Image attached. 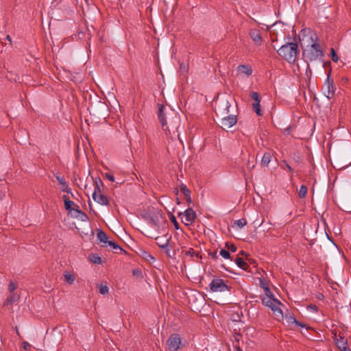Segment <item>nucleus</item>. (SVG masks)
I'll list each match as a JSON object with an SVG mask.
<instances>
[{"label":"nucleus","mask_w":351,"mask_h":351,"mask_svg":"<svg viewBox=\"0 0 351 351\" xmlns=\"http://www.w3.org/2000/svg\"><path fill=\"white\" fill-rule=\"evenodd\" d=\"M300 50L297 43H287L277 51L278 54L289 63H294Z\"/></svg>","instance_id":"nucleus-1"},{"label":"nucleus","mask_w":351,"mask_h":351,"mask_svg":"<svg viewBox=\"0 0 351 351\" xmlns=\"http://www.w3.org/2000/svg\"><path fill=\"white\" fill-rule=\"evenodd\" d=\"M262 304L271 308L273 313L278 317L282 318L283 313L278 305H282V303L275 298H271L269 296H261Z\"/></svg>","instance_id":"nucleus-2"},{"label":"nucleus","mask_w":351,"mask_h":351,"mask_svg":"<svg viewBox=\"0 0 351 351\" xmlns=\"http://www.w3.org/2000/svg\"><path fill=\"white\" fill-rule=\"evenodd\" d=\"M303 53L309 61H315L324 56V52L321 45L316 43L311 44Z\"/></svg>","instance_id":"nucleus-3"},{"label":"nucleus","mask_w":351,"mask_h":351,"mask_svg":"<svg viewBox=\"0 0 351 351\" xmlns=\"http://www.w3.org/2000/svg\"><path fill=\"white\" fill-rule=\"evenodd\" d=\"M102 181L100 178L95 179L94 181L95 190L93 193V199L98 204L107 206L109 204V200L107 196L101 193V189L99 184H102Z\"/></svg>","instance_id":"nucleus-4"},{"label":"nucleus","mask_w":351,"mask_h":351,"mask_svg":"<svg viewBox=\"0 0 351 351\" xmlns=\"http://www.w3.org/2000/svg\"><path fill=\"white\" fill-rule=\"evenodd\" d=\"M210 289L213 292H224L230 291V287L226 285L223 279L215 278L209 285Z\"/></svg>","instance_id":"nucleus-5"},{"label":"nucleus","mask_w":351,"mask_h":351,"mask_svg":"<svg viewBox=\"0 0 351 351\" xmlns=\"http://www.w3.org/2000/svg\"><path fill=\"white\" fill-rule=\"evenodd\" d=\"M182 215H183L182 221L187 226L191 225L196 218V213L191 208H189L184 213H180L178 214L179 217Z\"/></svg>","instance_id":"nucleus-6"},{"label":"nucleus","mask_w":351,"mask_h":351,"mask_svg":"<svg viewBox=\"0 0 351 351\" xmlns=\"http://www.w3.org/2000/svg\"><path fill=\"white\" fill-rule=\"evenodd\" d=\"M323 88L324 94L328 99L332 98L335 95V88L334 86L333 80L330 78V73L327 75Z\"/></svg>","instance_id":"nucleus-7"},{"label":"nucleus","mask_w":351,"mask_h":351,"mask_svg":"<svg viewBox=\"0 0 351 351\" xmlns=\"http://www.w3.org/2000/svg\"><path fill=\"white\" fill-rule=\"evenodd\" d=\"M155 240L159 247L164 249L165 253L170 256L169 252L171 247L169 245V238L167 237V234H165L162 237H156Z\"/></svg>","instance_id":"nucleus-8"},{"label":"nucleus","mask_w":351,"mask_h":351,"mask_svg":"<svg viewBox=\"0 0 351 351\" xmlns=\"http://www.w3.org/2000/svg\"><path fill=\"white\" fill-rule=\"evenodd\" d=\"M167 344L169 350L176 351L180 348L181 338L178 334H173L169 338Z\"/></svg>","instance_id":"nucleus-9"},{"label":"nucleus","mask_w":351,"mask_h":351,"mask_svg":"<svg viewBox=\"0 0 351 351\" xmlns=\"http://www.w3.org/2000/svg\"><path fill=\"white\" fill-rule=\"evenodd\" d=\"M237 116L233 114H229L221 119V128L225 129H229L237 123Z\"/></svg>","instance_id":"nucleus-10"},{"label":"nucleus","mask_w":351,"mask_h":351,"mask_svg":"<svg viewBox=\"0 0 351 351\" xmlns=\"http://www.w3.org/2000/svg\"><path fill=\"white\" fill-rule=\"evenodd\" d=\"M335 342L336 346L340 349L341 351H351L350 348L348 345V341L343 337L339 335L338 337L335 335Z\"/></svg>","instance_id":"nucleus-11"},{"label":"nucleus","mask_w":351,"mask_h":351,"mask_svg":"<svg viewBox=\"0 0 351 351\" xmlns=\"http://www.w3.org/2000/svg\"><path fill=\"white\" fill-rule=\"evenodd\" d=\"M250 36L256 45H261L263 40L260 30L256 29H251L250 32Z\"/></svg>","instance_id":"nucleus-12"},{"label":"nucleus","mask_w":351,"mask_h":351,"mask_svg":"<svg viewBox=\"0 0 351 351\" xmlns=\"http://www.w3.org/2000/svg\"><path fill=\"white\" fill-rule=\"evenodd\" d=\"M73 212L77 213V215H72L73 218L77 219L78 220L84 222L88 221V215L84 212L79 209L78 205H75V207L73 208Z\"/></svg>","instance_id":"nucleus-13"},{"label":"nucleus","mask_w":351,"mask_h":351,"mask_svg":"<svg viewBox=\"0 0 351 351\" xmlns=\"http://www.w3.org/2000/svg\"><path fill=\"white\" fill-rule=\"evenodd\" d=\"M158 117L160 123H161L164 130L167 131V128H165L167 125L166 118L164 113V106L162 104L158 105Z\"/></svg>","instance_id":"nucleus-14"},{"label":"nucleus","mask_w":351,"mask_h":351,"mask_svg":"<svg viewBox=\"0 0 351 351\" xmlns=\"http://www.w3.org/2000/svg\"><path fill=\"white\" fill-rule=\"evenodd\" d=\"M56 178L58 180V182H59V184L62 185V191L66 192L67 193H72L71 189L69 188V184L64 180V177H62L59 175H56ZM71 195H72V196H73V194H71Z\"/></svg>","instance_id":"nucleus-15"},{"label":"nucleus","mask_w":351,"mask_h":351,"mask_svg":"<svg viewBox=\"0 0 351 351\" xmlns=\"http://www.w3.org/2000/svg\"><path fill=\"white\" fill-rule=\"evenodd\" d=\"M62 199L64 202V207L66 210H69L70 213L73 212V208L75 207V204L69 199V196L64 195L62 196Z\"/></svg>","instance_id":"nucleus-16"},{"label":"nucleus","mask_w":351,"mask_h":351,"mask_svg":"<svg viewBox=\"0 0 351 351\" xmlns=\"http://www.w3.org/2000/svg\"><path fill=\"white\" fill-rule=\"evenodd\" d=\"M237 71L240 73L245 74L247 76H250L252 73V69H251V67L244 64L238 66Z\"/></svg>","instance_id":"nucleus-17"},{"label":"nucleus","mask_w":351,"mask_h":351,"mask_svg":"<svg viewBox=\"0 0 351 351\" xmlns=\"http://www.w3.org/2000/svg\"><path fill=\"white\" fill-rule=\"evenodd\" d=\"M64 281L67 282L69 285H72L75 280V276L74 274H71L68 271H65L63 273Z\"/></svg>","instance_id":"nucleus-18"},{"label":"nucleus","mask_w":351,"mask_h":351,"mask_svg":"<svg viewBox=\"0 0 351 351\" xmlns=\"http://www.w3.org/2000/svg\"><path fill=\"white\" fill-rule=\"evenodd\" d=\"M271 159V154L270 152H265L261 159V165L263 167H267Z\"/></svg>","instance_id":"nucleus-19"},{"label":"nucleus","mask_w":351,"mask_h":351,"mask_svg":"<svg viewBox=\"0 0 351 351\" xmlns=\"http://www.w3.org/2000/svg\"><path fill=\"white\" fill-rule=\"evenodd\" d=\"M234 263H236V265L238 267H239L241 269H242L243 270H247L249 267L247 263L246 262H245V261L240 257H237L234 259Z\"/></svg>","instance_id":"nucleus-20"},{"label":"nucleus","mask_w":351,"mask_h":351,"mask_svg":"<svg viewBox=\"0 0 351 351\" xmlns=\"http://www.w3.org/2000/svg\"><path fill=\"white\" fill-rule=\"evenodd\" d=\"M149 223L152 226L158 227L159 216L158 215H152L148 218Z\"/></svg>","instance_id":"nucleus-21"},{"label":"nucleus","mask_w":351,"mask_h":351,"mask_svg":"<svg viewBox=\"0 0 351 351\" xmlns=\"http://www.w3.org/2000/svg\"><path fill=\"white\" fill-rule=\"evenodd\" d=\"M97 237L98 240H99L101 243H108V242L109 241L108 240V237H107L106 234L104 231H102V230H99L98 231V232H97Z\"/></svg>","instance_id":"nucleus-22"},{"label":"nucleus","mask_w":351,"mask_h":351,"mask_svg":"<svg viewBox=\"0 0 351 351\" xmlns=\"http://www.w3.org/2000/svg\"><path fill=\"white\" fill-rule=\"evenodd\" d=\"M185 255L189 256L193 258H197L198 259L202 258L201 254L199 252H195L193 248H189L187 251H186Z\"/></svg>","instance_id":"nucleus-23"},{"label":"nucleus","mask_w":351,"mask_h":351,"mask_svg":"<svg viewBox=\"0 0 351 351\" xmlns=\"http://www.w3.org/2000/svg\"><path fill=\"white\" fill-rule=\"evenodd\" d=\"M90 261L95 264H101V258L97 254H91L89 256Z\"/></svg>","instance_id":"nucleus-24"},{"label":"nucleus","mask_w":351,"mask_h":351,"mask_svg":"<svg viewBox=\"0 0 351 351\" xmlns=\"http://www.w3.org/2000/svg\"><path fill=\"white\" fill-rule=\"evenodd\" d=\"M260 103L261 102H254L252 104L253 110L256 113V114L258 115V116H261L262 115V112H261V110Z\"/></svg>","instance_id":"nucleus-25"},{"label":"nucleus","mask_w":351,"mask_h":351,"mask_svg":"<svg viewBox=\"0 0 351 351\" xmlns=\"http://www.w3.org/2000/svg\"><path fill=\"white\" fill-rule=\"evenodd\" d=\"M247 224V220L245 219H240L234 221V225L241 228Z\"/></svg>","instance_id":"nucleus-26"},{"label":"nucleus","mask_w":351,"mask_h":351,"mask_svg":"<svg viewBox=\"0 0 351 351\" xmlns=\"http://www.w3.org/2000/svg\"><path fill=\"white\" fill-rule=\"evenodd\" d=\"M250 97L254 101V102H261V97L257 92L252 91L250 94Z\"/></svg>","instance_id":"nucleus-27"},{"label":"nucleus","mask_w":351,"mask_h":351,"mask_svg":"<svg viewBox=\"0 0 351 351\" xmlns=\"http://www.w3.org/2000/svg\"><path fill=\"white\" fill-rule=\"evenodd\" d=\"M99 291L101 295H105L108 293L109 289L106 285H99L98 286Z\"/></svg>","instance_id":"nucleus-28"},{"label":"nucleus","mask_w":351,"mask_h":351,"mask_svg":"<svg viewBox=\"0 0 351 351\" xmlns=\"http://www.w3.org/2000/svg\"><path fill=\"white\" fill-rule=\"evenodd\" d=\"M307 193V187L305 185H302L298 191V195L301 198H304Z\"/></svg>","instance_id":"nucleus-29"},{"label":"nucleus","mask_w":351,"mask_h":351,"mask_svg":"<svg viewBox=\"0 0 351 351\" xmlns=\"http://www.w3.org/2000/svg\"><path fill=\"white\" fill-rule=\"evenodd\" d=\"M18 298L19 297L17 295H16L15 294L11 295L7 298L6 301L5 302L4 304L6 305L8 304L14 303V302H16Z\"/></svg>","instance_id":"nucleus-30"},{"label":"nucleus","mask_w":351,"mask_h":351,"mask_svg":"<svg viewBox=\"0 0 351 351\" xmlns=\"http://www.w3.org/2000/svg\"><path fill=\"white\" fill-rule=\"evenodd\" d=\"M108 245L111 246L114 250H119L121 252H125L124 250L121 247H120L117 243H115L114 241H109L108 242Z\"/></svg>","instance_id":"nucleus-31"},{"label":"nucleus","mask_w":351,"mask_h":351,"mask_svg":"<svg viewBox=\"0 0 351 351\" xmlns=\"http://www.w3.org/2000/svg\"><path fill=\"white\" fill-rule=\"evenodd\" d=\"M219 254L224 258L226 259H230L231 258V256H230V252L228 251V250H226L224 249H221L219 252Z\"/></svg>","instance_id":"nucleus-32"},{"label":"nucleus","mask_w":351,"mask_h":351,"mask_svg":"<svg viewBox=\"0 0 351 351\" xmlns=\"http://www.w3.org/2000/svg\"><path fill=\"white\" fill-rule=\"evenodd\" d=\"M142 255L143 257L148 261H155V258L147 252L143 251Z\"/></svg>","instance_id":"nucleus-33"},{"label":"nucleus","mask_w":351,"mask_h":351,"mask_svg":"<svg viewBox=\"0 0 351 351\" xmlns=\"http://www.w3.org/2000/svg\"><path fill=\"white\" fill-rule=\"evenodd\" d=\"M169 219L173 224L176 230H178L180 228V225H179L178 222L177 221L176 217L173 214L170 215Z\"/></svg>","instance_id":"nucleus-34"},{"label":"nucleus","mask_w":351,"mask_h":351,"mask_svg":"<svg viewBox=\"0 0 351 351\" xmlns=\"http://www.w3.org/2000/svg\"><path fill=\"white\" fill-rule=\"evenodd\" d=\"M180 191L184 194V196H188L189 194H191L190 190L184 184H182L180 185Z\"/></svg>","instance_id":"nucleus-35"},{"label":"nucleus","mask_w":351,"mask_h":351,"mask_svg":"<svg viewBox=\"0 0 351 351\" xmlns=\"http://www.w3.org/2000/svg\"><path fill=\"white\" fill-rule=\"evenodd\" d=\"M330 56H331V59L332 60L333 62H337L338 60H339V57L337 55L335 49L333 48H331L330 49Z\"/></svg>","instance_id":"nucleus-36"},{"label":"nucleus","mask_w":351,"mask_h":351,"mask_svg":"<svg viewBox=\"0 0 351 351\" xmlns=\"http://www.w3.org/2000/svg\"><path fill=\"white\" fill-rule=\"evenodd\" d=\"M290 319L292 323H295L296 325L300 326L302 328H306V324H302V323L299 322L298 321H297L295 317H291Z\"/></svg>","instance_id":"nucleus-37"},{"label":"nucleus","mask_w":351,"mask_h":351,"mask_svg":"<svg viewBox=\"0 0 351 351\" xmlns=\"http://www.w3.org/2000/svg\"><path fill=\"white\" fill-rule=\"evenodd\" d=\"M307 309L313 311L315 313H317L318 310H319L318 307L315 304H310L309 305H308Z\"/></svg>","instance_id":"nucleus-38"},{"label":"nucleus","mask_w":351,"mask_h":351,"mask_svg":"<svg viewBox=\"0 0 351 351\" xmlns=\"http://www.w3.org/2000/svg\"><path fill=\"white\" fill-rule=\"evenodd\" d=\"M265 294L263 296H269L271 298H274V294L271 293V291H270L268 286H265Z\"/></svg>","instance_id":"nucleus-39"},{"label":"nucleus","mask_w":351,"mask_h":351,"mask_svg":"<svg viewBox=\"0 0 351 351\" xmlns=\"http://www.w3.org/2000/svg\"><path fill=\"white\" fill-rule=\"evenodd\" d=\"M16 288V285L13 282H10L8 285V290L10 293H12Z\"/></svg>","instance_id":"nucleus-40"},{"label":"nucleus","mask_w":351,"mask_h":351,"mask_svg":"<svg viewBox=\"0 0 351 351\" xmlns=\"http://www.w3.org/2000/svg\"><path fill=\"white\" fill-rule=\"evenodd\" d=\"M226 247H228V250L232 252H235L237 251V247L232 244L230 245H228V243H226Z\"/></svg>","instance_id":"nucleus-41"},{"label":"nucleus","mask_w":351,"mask_h":351,"mask_svg":"<svg viewBox=\"0 0 351 351\" xmlns=\"http://www.w3.org/2000/svg\"><path fill=\"white\" fill-rule=\"evenodd\" d=\"M208 255L214 260H216L218 258V255H217V250H215L213 252H210L208 253Z\"/></svg>","instance_id":"nucleus-42"},{"label":"nucleus","mask_w":351,"mask_h":351,"mask_svg":"<svg viewBox=\"0 0 351 351\" xmlns=\"http://www.w3.org/2000/svg\"><path fill=\"white\" fill-rule=\"evenodd\" d=\"M105 176H106V178L108 180H109L110 181H111V182H114V176H113L112 173H106L105 174Z\"/></svg>","instance_id":"nucleus-43"},{"label":"nucleus","mask_w":351,"mask_h":351,"mask_svg":"<svg viewBox=\"0 0 351 351\" xmlns=\"http://www.w3.org/2000/svg\"><path fill=\"white\" fill-rule=\"evenodd\" d=\"M230 106L231 105H230V104L229 103V101L228 100L225 101V102H224V107H225L224 110L227 111L226 112L227 114L229 113V112H230L229 111V108H230Z\"/></svg>","instance_id":"nucleus-44"},{"label":"nucleus","mask_w":351,"mask_h":351,"mask_svg":"<svg viewBox=\"0 0 351 351\" xmlns=\"http://www.w3.org/2000/svg\"><path fill=\"white\" fill-rule=\"evenodd\" d=\"M180 69L181 72L186 73L187 71L188 67L185 64H181L180 66Z\"/></svg>","instance_id":"nucleus-45"},{"label":"nucleus","mask_w":351,"mask_h":351,"mask_svg":"<svg viewBox=\"0 0 351 351\" xmlns=\"http://www.w3.org/2000/svg\"><path fill=\"white\" fill-rule=\"evenodd\" d=\"M22 347L23 349L27 350L29 349V348L31 347V345L28 342L24 341L22 343Z\"/></svg>","instance_id":"nucleus-46"},{"label":"nucleus","mask_w":351,"mask_h":351,"mask_svg":"<svg viewBox=\"0 0 351 351\" xmlns=\"http://www.w3.org/2000/svg\"><path fill=\"white\" fill-rule=\"evenodd\" d=\"M283 163L285 165L289 171H290L291 173L293 172V169H292V167L289 166V164H287L285 160L283 161Z\"/></svg>","instance_id":"nucleus-47"},{"label":"nucleus","mask_w":351,"mask_h":351,"mask_svg":"<svg viewBox=\"0 0 351 351\" xmlns=\"http://www.w3.org/2000/svg\"><path fill=\"white\" fill-rule=\"evenodd\" d=\"M184 197H185L187 202L191 203L192 200H191V194H189L188 196H184Z\"/></svg>","instance_id":"nucleus-48"},{"label":"nucleus","mask_w":351,"mask_h":351,"mask_svg":"<svg viewBox=\"0 0 351 351\" xmlns=\"http://www.w3.org/2000/svg\"><path fill=\"white\" fill-rule=\"evenodd\" d=\"M5 39L10 43V45H12V38L10 35H7Z\"/></svg>","instance_id":"nucleus-49"},{"label":"nucleus","mask_w":351,"mask_h":351,"mask_svg":"<svg viewBox=\"0 0 351 351\" xmlns=\"http://www.w3.org/2000/svg\"><path fill=\"white\" fill-rule=\"evenodd\" d=\"M261 287L265 290V286H267V284L263 283L262 281L261 282Z\"/></svg>","instance_id":"nucleus-50"},{"label":"nucleus","mask_w":351,"mask_h":351,"mask_svg":"<svg viewBox=\"0 0 351 351\" xmlns=\"http://www.w3.org/2000/svg\"><path fill=\"white\" fill-rule=\"evenodd\" d=\"M141 273V271L139 270H134L133 271V274L134 275H136L138 274Z\"/></svg>","instance_id":"nucleus-51"},{"label":"nucleus","mask_w":351,"mask_h":351,"mask_svg":"<svg viewBox=\"0 0 351 351\" xmlns=\"http://www.w3.org/2000/svg\"><path fill=\"white\" fill-rule=\"evenodd\" d=\"M240 254H242V255H245V256L247 255V254L244 251H241Z\"/></svg>","instance_id":"nucleus-52"},{"label":"nucleus","mask_w":351,"mask_h":351,"mask_svg":"<svg viewBox=\"0 0 351 351\" xmlns=\"http://www.w3.org/2000/svg\"><path fill=\"white\" fill-rule=\"evenodd\" d=\"M319 299H323L324 298V295L322 294H320V295L318 297Z\"/></svg>","instance_id":"nucleus-53"},{"label":"nucleus","mask_w":351,"mask_h":351,"mask_svg":"<svg viewBox=\"0 0 351 351\" xmlns=\"http://www.w3.org/2000/svg\"><path fill=\"white\" fill-rule=\"evenodd\" d=\"M77 215V213H75V212H73V213H71V215Z\"/></svg>","instance_id":"nucleus-54"},{"label":"nucleus","mask_w":351,"mask_h":351,"mask_svg":"<svg viewBox=\"0 0 351 351\" xmlns=\"http://www.w3.org/2000/svg\"><path fill=\"white\" fill-rule=\"evenodd\" d=\"M2 198V195L0 193V199Z\"/></svg>","instance_id":"nucleus-55"}]
</instances>
